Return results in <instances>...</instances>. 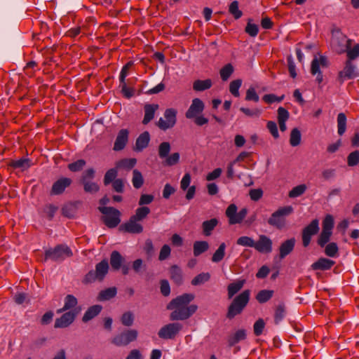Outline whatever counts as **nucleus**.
I'll use <instances>...</instances> for the list:
<instances>
[{"label": "nucleus", "mask_w": 359, "mask_h": 359, "mask_svg": "<svg viewBox=\"0 0 359 359\" xmlns=\"http://www.w3.org/2000/svg\"><path fill=\"white\" fill-rule=\"evenodd\" d=\"M238 2L237 1H233L231 3L229 11L233 16L235 20H238L243 15L242 11L238 8Z\"/></svg>", "instance_id": "48"}, {"label": "nucleus", "mask_w": 359, "mask_h": 359, "mask_svg": "<svg viewBox=\"0 0 359 359\" xmlns=\"http://www.w3.org/2000/svg\"><path fill=\"white\" fill-rule=\"evenodd\" d=\"M265 327V322L262 318H259L253 325L254 334L255 336H260Z\"/></svg>", "instance_id": "64"}, {"label": "nucleus", "mask_w": 359, "mask_h": 359, "mask_svg": "<svg viewBox=\"0 0 359 359\" xmlns=\"http://www.w3.org/2000/svg\"><path fill=\"white\" fill-rule=\"evenodd\" d=\"M358 76L355 66L349 60H346L344 69L338 74L337 81L342 84L344 81L353 79Z\"/></svg>", "instance_id": "14"}, {"label": "nucleus", "mask_w": 359, "mask_h": 359, "mask_svg": "<svg viewBox=\"0 0 359 359\" xmlns=\"http://www.w3.org/2000/svg\"><path fill=\"white\" fill-rule=\"evenodd\" d=\"M306 189L305 184H300L294 187L290 192L289 196L290 198H296L302 195Z\"/></svg>", "instance_id": "62"}, {"label": "nucleus", "mask_w": 359, "mask_h": 359, "mask_svg": "<svg viewBox=\"0 0 359 359\" xmlns=\"http://www.w3.org/2000/svg\"><path fill=\"white\" fill-rule=\"evenodd\" d=\"M359 163V151L355 150L350 153L347 157V164L353 167Z\"/></svg>", "instance_id": "61"}, {"label": "nucleus", "mask_w": 359, "mask_h": 359, "mask_svg": "<svg viewBox=\"0 0 359 359\" xmlns=\"http://www.w3.org/2000/svg\"><path fill=\"white\" fill-rule=\"evenodd\" d=\"M72 255L71 249L67 245L60 244L45 251L44 261L51 259L54 262H61L72 257Z\"/></svg>", "instance_id": "5"}, {"label": "nucleus", "mask_w": 359, "mask_h": 359, "mask_svg": "<svg viewBox=\"0 0 359 359\" xmlns=\"http://www.w3.org/2000/svg\"><path fill=\"white\" fill-rule=\"evenodd\" d=\"M351 43L352 40L348 39L339 29H332L331 45L336 53L339 54L345 53L351 46Z\"/></svg>", "instance_id": "4"}, {"label": "nucleus", "mask_w": 359, "mask_h": 359, "mask_svg": "<svg viewBox=\"0 0 359 359\" xmlns=\"http://www.w3.org/2000/svg\"><path fill=\"white\" fill-rule=\"evenodd\" d=\"M272 241L266 235H260L255 241V249L261 253H270L272 251Z\"/></svg>", "instance_id": "17"}, {"label": "nucleus", "mask_w": 359, "mask_h": 359, "mask_svg": "<svg viewBox=\"0 0 359 359\" xmlns=\"http://www.w3.org/2000/svg\"><path fill=\"white\" fill-rule=\"evenodd\" d=\"M285 98V95L277 96L274 94H266L262 97V100L267 104H272L273 102H280Z\"/></svg>", "instance_id": "57"}, {"label": "nucleus", "mask_w": 359, "mask_h": 359, "mask_svg": "<svg viewBox=\"0 0 359 359\" xmlns=\"http://www.w3.org/2000/svg\"><path fill=\"white\" fill-rule=\"evenodd\" d=\"M210 278V274L209 273H201L194 278L191 283L192 285L197 286L208 282Z\"/></svg>", "instance_id": "44"}, {"label": "nucleus", "mask_w": 359, "mask_h": 359, "mask_svg": "<svg viewBox=\"0 0 359 359\" xmlns=\"http://www.w3.org/2000/svg\"><path fill=\"white\" fill-rule=\"evenodd\" d=\"M125 262V258L116 250L111 252L110 255V264L113 270L118 271Z\"/></svg>", "instance_id": "25"}, {"label": "nucleus", "mask_w": 359, "mask_h": 359, "mask_svg": "<svg viewBox=\"0 0 359 359\" xmlns=\"http://www.w3.org/2000/svg\"><path fill=\"white\" fill-rule=\"evenodd\" d=\"M102 309V306L101 305H93L90 306L87 311L85 312L82 321L83 323H87L90 320L93 319L95 317L98 316Z\"/></svg>", "instance_id": "26"}, {"label": "nucleus", "mask_w": 359, "mask_h": 359, "mask_svg": "<svg viewBox=\"0 0 359 359\" xmlns=\"http://www.w3.org/2000/svg\"><path fill=\"white\" fill-rule=\"evenodd\" d=\"M133 185L135 189H140L144 184V179L142 173L137 169L133 171Z\"/></svg>", "instance_id": "41"}, {"label": "nucleus", "mask_w": 359, "mask_h": 359, "mask_svg": "<svg viewBox=\"0 0 359 359\" xmlns=\"http://www.w3.org/2000/svg\"><path fill=\"white\" fill-rule=\"evenodd\" d=\"M273 290H262L257 293L256 296V299L259 303L264 304L268 302L273 297Z\"/></svg>", "instance_id": "38"}, {"label": "nucleus", "mask_w": 359, "mask_h": 359, "mask_svg": "<svg viewBox=\"0 0 359 359\" xmlns=\"http://www.w3.org/2000/svg\"><path fill=\"white\" fill-rule=\"evenodd\" d=\"M117 176V168L116 167L114 168H111L107 171L104 177V185H108L111 182H113Z\"/></svg>", "instance_id": "50"}, {"label": "nucleus", "mask_w": 359, "mask_h": 359, "mask_svg": "<svg viewBox=\"0 0 359 359\" xmlns=\"http://www.w3.org/2000/svg\"><path fill=\"white\" fill-rule=\"evenodd\" d=\"M99 211L104 215L102 219L109 228H115L121 222V212L113 207H99Z\"/></svg>", "instance_id": "7"}, {"label": "nucleus", "mask_w": 359, "mask_h": 359, "mask_svg": "<svg viewBox=\"0 0 359 359\" xmlns=\"http://www.w3.org/2000/svg\"><path fill=\"white\" fill-rule=\"evenodd\" d=\"M117 293V289L116 287H111L105 290H101L97 296V300L99 301H108L114 298Z\"/></svg>", "instance_id": "30"}, {"label": "nucleus", "mask_w": 359, "mask_h": 359, "mask_svg": "<svg viewBox=\"0 0 359 359\" xmlns=\"http://www.w3.org/2000/svg\"><path fill=\"white\" fill-rule=\"evenodd\" d=\"M30 162L31 161L29 158H21L16 161H11L7 163V165L15 169L19 168L23 171L30 167Z\"/></svg>", "instance_id": "28"}, {"label": "nucleus", "mask_w": 359, "mask_h": 359, "mask_svg": "<svg viewBox=\"0 0 359 359\" xmlns=\"http://www.w3.org/2000/svg\"><path fill=\"white\" fill-rule=\"evenodd\" d=\"M334 264V261L328 258L320 257L311 264V268L313 271H327L330 270Z\"/></svg>", "instance_id": "21"}, {"label": "nucleus", "mask_w": 359, "mask_h": 359, "mask_svg": "<svg viewBox=\"0 0 359 359\" xmlns=\"http://www.w3.org/2000/svg\"><path fill=\"white\" fill-rule=\"evenodd\" d=\"M212 86V81L210 79L205 80H196L193 83V90L196 92H201L210 89Z\"/></svg>", "instance_id": "27"}, {"label": "nucleus", "mask_w": 359, "mask_h": 359, "mask_svg": "<svg viewBox=\"0 0 359 359\" xmlns=\"http://www.w3.org/2000/svg\"><path fill=\"white\" fill-rule=\"evenodd\" d=\"M226 244L222 243L212 257V262L217 263L223 259L225 255Z\"/></svg>", "instance_id": "42"}, {"label": "nucleus", "mask_w": 359, "mask_h": 359, "mask_svg": "<svg viewBox=\"0 0 359 359\" xmlns=\"http://www.w3.org/2000/svg\"><path fill=\"white\" fill-rule=\"evenodd\" d=\"M218 222L219 221L216 218H212L209 220L204 221L202 223L203 233L206 236H210L213 229L218 224Z\"/></svg>", "instance_id": "29"}, {"label": "nucleus", "mask_w": 359, "mask_h": 359, "mask_svg": "<svg viewBox=\"0 0 359 359\" xmlns=\"http://www.w3.org/2000/svg\"><path fill=\"white\" fill-rule=\"evenodd\" d=\"M245 280H239L230 283L227 287L228 298L231 299L243 287Z\"/></svg>", "instance_id": "33"}, {"label": "nucleus", "mask_w": 359, "mask_h": 359, "mask_svg": "<svg viewBox=\"0 0 359 359\" xmlns=\"http://www.w3.org/2000/svg\"><path fill=\"white\" fill-rule=\"evenodd\" d=\"M138 332L134 329L124 330L111 339V344L116 346H126L130 343L136 341Z\"/></svg>", "instance_id": "8"}, {"label": "nucleus", "mask_w": 359, "mask_h": 359, "mask_svg": "<svg viewBox=\"0 0 359 359\" xmlns=\"http://www.w3.org/2000/svg\"><path fill=\"white\" fill-rule=\"evenodd\" d=\"M83 185V189L86 192L94 194L99 191L100 187L95 182L88 181L81 183Z\"/></svg>", "instance_id": "56"}, {"label": "nucleus", "mask_w": 359, "mask_h": 359, "mask_svg": "<svg viewBox=\"0 0 359 359\" xmlns=\"http://www.w3.org/2000/svg\"><path fill=\"white\" fill-rule=\"evenodd\" d=\"M183 325L177 322L166 324L161 327L158 332L160 339L168 340L174 339L182 330Z\"/></svg>", "instance_id": "9"}, {"label": "nucleus", "mask_w": 359, "mask_h": 359, "mask_svg": "<svg viewBox=\"0 0 359 359\" xmlns=\"http://www.w3.org/2000/svg\"><path fill=\"white\" fill-rule=\"evenodd\" d=\"M325 254L330 257H336L339 253V248L336 243L332 242L325 246Z\"/></svg>", "instance_id": "40"}, {"label": "nucleus", "mask_w": 359, "mask_h": 359, "mask_svg": "<svg viewBox=\"0 0 359 359\" xmlns=\"http://www.w3.org/2000/svg\"><path fill=\"white\" fill-rule=\"evenodd\" d=\"M120 87L121 88V93L126 98L130 99L134 95L135 89L128 87L126 80L123 82H120Z\"/></svg>", "instance_id": "55"}, {"label": "nucleus", "mask_w": 359, "mask_h": 359, "mask_svg": "<svg viewBox=\"0 0 359 359\" xmlns=\"http://www.w3.org/2000/svg\"><path fill=\"white\" fill-rule=\"evenodd\" d=\"M346 129V116L344 113H339L337 116V133L342 135Z\"/></svg>", "instance_id": "35"}, {"label": "nucleus", "mask_w": 359, "mask_h": 359, "mask_svg": "<svg viewBox=\"0 0 359 359\" xmlns=\"http://www.w3.org/2000/svg\"><path fill=\"white\" fill-rule=\"evenodd\" d=\"M285 306L284 303H280L275 309L274 323L278 325L285 317Z\"/></svg>", "instance_id": "36"}, {"label": "nucleus", "mask_w": 359, "mask_h": 359, "mask_svg": "<svg viewBox=\"0 0 359 359\" xmlns=\"http://www.w3.org/2000/svg\"><path fill=\"white\" fill-rule=\"evenodd\" d=\"M79 311L80 308L65 312L61 317L55 319L54 327L65 328L69 327L74 321Z\"/></svg>", "instance_id": "13"}, {"label": "nucleus", "mask_w": 359, "mask_h": 359, "mask_svg": "<svg viewBox=\"0 0 359 359\" xmlns=\"http://www.w3.org/2000/svg\"><path fill=\"white\" fill-rule=\"evenodd\" d=\"M246 338V331L244 329L237 330L233 334L229 336L228 339V344L229 346H233L239 341L244 340Z\"/></svg>", "instance_id": "31"}, {"label": "nucleus", "mask_w": 359, "mask_h": 359, "mask_svg": "<svg viewBox=\"0 0 359 359\" xmlns=\"http://www.w3.org/2000/svg\"><path fill=\"white\" fill-rule=\"evenodd\" d=\"M128 135L129 131L127 129L119 130L113 148L114 151H121L125 148L128 142Z\"/></svg>", "instance_id": "20"}, {"label": "nucleus", "mask_w": 359, "mask_h": 359, "mask_svg": "<svg viewBox=\"0 0 359 359\" xmlns=\"http://www.w3.org/2000/svg\"><path fill=\"white\" fill-rule=\"evenodd\" d=\"M295 243L294 237L284 241L279 247V258L283 259L289 255L294 250Z\"/></svg>", "instance_id": "19"}, {"label": "nucleus", "mask_w": 359, "mask_h": 359, "mask_svg": "<svg viewBox=\"0 0 359 359\" xmlns=\"http://www.w3.org/2000/svg\"><path fill=\"white\" fill-rule=\"evenodd\" d=\"M332 231H321L317 243L321 247L323 248L325 246V245L329 242L330 239V236H332Z\"/></svg>", "instance_id": "52"}, {"label": "nucleus", "mask_w": 359, "mask_h": 359, "mask_svg": "<svg viewBox=\"0 0 359 359\" xmlns=\"http://www.w3.org/2000/svg\"><path fill=\"white\" fill-rule=\"evenodd\" d=\"M319 231V221L317 219H313L309 224L302 229V239L304 248L309 245L313 236Z\"/></svg>", "instance_id": "11"}, {"label": "nucleus", "mask_w": 359, "mask_h": 359, "mask_svg": "<svg viewBox=\"0 0 359 359\" xmlns=\"http://www.w3.org/2000/svg\"><path fill=\"white\" fill-rule=\"evenodd\" d=\"M137 222L131 216L127 222L120 226L119 229L129 233H141L143 231V226Z\"/></svg>", "instance_id": "16"}, {"label": "nucleus", "mask_w": 359, "mask_h": 359, "mask_svg": "<svg viewBox=\"0 0 359 359\" xmlns=\"http://www.w3.org/2000/svg\"><path fill=\"white\" fill-rule=\"evenodd\" d=\"M86 164V161L83 159H79L68 164L67 168L72 172H79L83 170Z\"/></svg>", "instance_id": "49"}, {"label": "nucleus", "mask_w": 359, "mask_h": 359, "mask_svg": "<svg viewBox=\"0 0 359 359\" xmlns=\"http://www.w3.org/2000/svg\"><path fill=\"white\" fill-rule=\"evenodd\" d=\"M237 206L235 204H231L226 210V215L229 218V223L230 224H240L246 217L248 210L242 208L237 212Z\"/></svg>", "instance_id": "12"}, {"label": "nucleus", "mask_w": 359, "mask_h": 359, "mask_svg": "<svg viewBox=\"0 0 359 359\" xmlns=\"http://www.w3.org/2000/svg\"><path fill=\"white\" fill-rule=\"evenodd\" d=\"M240 111L248 117H259L262 114V110L258 108L249 109L246 107H241Z\"/></svg>", "instance_id": "60"}, {"label": "nucleus", "mask_w": 359, "mask_h": 359, "mask_svg": "<svg viewBox=\"0 0 359 359\" xmlns=\"http://www.w3.org/2000/svg\"><path fill=\"white\" fill-rule=\"evenodd\" d=\"M209 249V244L207 241H195L193 245V252L195 257H198Z\"/></svg>", "instance_id": "34"}, {"label": "nucleus", "mask_w": 359, "mask_h": 359, "mask_svg": "<svg viewBox=\"0 0 359 359\" xmlns=\"http://www.w3.org/2000/svg\"><path fill=\"white\" fill-rule=\"evenodd\" d=\"M170 278L177 285H181L183 283V273L182 269L176 265H172L169 269Z\"/></svg>", "instance_id": "22"}, {"label": "nucleus", "mask_w": 359, "mask_h": 359, "mask_svg": "<svg viewBox=\"0 0 359 359\" xmlns=\"http://www.w3.org/2000/svg\"><path fill=\"white\" fill-rule=\"evenodd\" d=\"M108 271V261L107 259H103L95 265V270H90L86 274L82 283L87 285L95 281L101 282L105 278Z\"/></svg>", "instance_id": "3"}, {"label": "nucleus", "mask_w": 359, "mask_h": 359, "mask_svg": "<svg viewBox=\"0 0 359 359\" xmlns=\"http://www.w3.org/2000/svg\"><path fill=\"white\" fill-rule=\"evenodd\" d=\"M293 212L290 205L282 207L275 211L268 219V224L278 229H282L285 226V217Z\"/></svg>", "instance_id": "6"}, {"label": "nucleus", "mask_w": 359, "mask_h": 359, "mask_svg": "<svg viewBox=\"0 0 359 359\" xmlns=\"http://www.w3.org/2000/svg\"><path fill=\"white\" fill-rule=\"evenodd\" d=\"M150 141V135L148 131L141 133L136 140L134 150L141 151L148 147Z\"/></svg>", "instance_id": "23"}, {"label": "nucleus", "mask_w": 359, "mask_h": 359, "mask_svg": "<svg viewBox=\"0 0 359 359\" xmlns=\"http://www.w3.org/2000/svg\"><path fill=\"white\" fill-rule=\"evenodd\" d=\"M135 320V316L133 312L126 311L123 313L121 317V324L126 327H130L133 325Z\"/></svg>", "instance_id": "45"}, {"label": "nucleus", "mask_w": 359, "mask_h": 359, "mask_svg": "<svg viewBox=\"0 0 359 359\" xmlns=\"http://www.w3.org/2000/svg\"><path fill=\"white\" fill-rule=\"evenodd\" d=\"M250 296V291L245 290L236 296L228 306L226 318L231 320L240 315L248 305Z\"/></svg>", "instance_id": "2"}, {"label": "nucleus", "mask_w": 359, "mask_h": 359, "mask_svg": "<svg viewBox=\"0 0 359 359\" xmlns=\"http://www.w3.org/2000/svg\"><path fill=\"white\" fill-rule=\"evenodd\" d=\"M334 219L332 215H327L323 221V231H332Z\"/></svg>", "instance_id": "63"}, {"label": "nucleus", "mask_w": 359, "mask_h": 359, "mask_svg": "<svg viewBox=\"0 0 359 359\" xmlns=\"http://www.w3.org/2000/svg\"><path fill=\"white\" fill-rule=\"evenodd\" d=\"M137 163V159L135 158H123L116 163L117 169L131 170Z\"/></svg>", "instance_id": "32"}, {"label": "nucleus", "mask_w": 359, "mask_h": 359, "mask_svg": "<svg viewBox=\"0 0 359 359\" xmlns=\"http://www.w3.org/2000/svg\"><path fill=\"white\" fill-rule=\"evenodd\" d=\"M234 68L230 63L225 65L219 71V75L222 81H226L233 73Z\"/></svg>", "instance_id": "37"}, {"label": "nucleus", "mask_w": 359, "mask_h": 359, "mask_svg": "<svg viewBox=\"0 0 359 359\" xmlns=\"http://www.w3.org/2000/svg\"><path fill=\"white\" fill-rule=\"evenodd\" d=\"M242 85V80L238 79L232 81L229 84V91L235 97H239V88Z\"/></svg>", "instance_id": "51"}, {"label": "nucleus", "mask_w": 359, "mask_h": 359, "mask_svg": "<svg viewBox=\"0 0 359 359\" xmlns=\"http://www.w3.org/2000/svg\"><path fill=\"white\" fill-rule=\"evenodd\" d=\"M236 243L239 245L254 248L255 246V241L250 237L243 236L237 239Z\"/></svg>", "instance_id": "53"}, {"label": "nucleus", "mask_w": 359, "mask_h": 359, "mask_svg": "<svg viewBox=\"0 0 359 359\" xmlns=\"http://www.w3.org/2000/svg\"><path fill=\"white\" fill-rule=\"evenodd\" d=\"M149 213L150 209L147 206H142L138 208L135 210V214L132 217H133L134 219H136L137 221H142L144 219H145Z\"/></svg>", "instance_id": "43"}, {"label": "nucleus", "mask_w": 359, "mask_h": 359, "mask_svg": "<svg viewBox=\"0 0 359 359\" xmlns=\"http://www.w3.org/2000/svg\"><path fill=\"white\" fill-rule=\"evenodd\" d=\"M194 297L193 294L184 293L172 299L166 306L168 310L172 311L169 319L171 321L189 319L198 309L197 305L189 304Z\"/></svg>", "instance_id": "1"}, {"label": "nucleus", "mask_w": 359, "mask_h": 359, "mask_svg": "<svg viewBox=\"0 0 359 359\" xmlns=\"http://www.w3.org/2000/svg\"><path fill=\"white\" fill-rule=\"evenodd\" d=\"M158 109V104H147L144 107V116L142 120L144 125L148 124L154 117L156 111Z\"/></svg>", "instance_id": "24"}, {"label": "nucleus", "mask_w": 359, "mask_h": 359, "mask_svg": "<svg viewBox=\"0 0 359 359\" xmlns=\"http://www.w3.org/2000/svg\"><path fill=\"white\" fill-rule=\"evenodd\" d=\"M245 100L246 101H252L254 102H258L259 101V97L254 87H250L247 90Z\"/></svg>", "instance_id": "58"}, {"label": "nucleus", "mask_w": 359, "mask_h": 359, "mask_svg": "<svg viewBox=\"0 0 359 359\" xmlns=\"http://www.w3.org/2000/svg\"><path fill=\"white\" fill-rule=\"evenodd\" d=\"M180 155L178 152L172 154L165 158L164 164L168 166H172L177 164L180 161Z\"/></svg>", "instance_id": "59"}, {"label": "nucleus", "mask_w": 359, "mask_h": 359, "mask_svg": "<svg viewBox=\"0 0 359 359\" xmlns=\"http://www.w3.org/2000/svg\"><path fill=\"white\" fill-rule=\"evenodd\" d=\"M205 104L199 98H194L192 102L186 111L185 116L188 119H192L200 115L204 110Z\"/></svg>", "instance_id": "15"}, {"label": "nucleus", "mask_w": 359, "mask_h": 359, "mask_svg": "<svg viewBox=\"0 0 359 359\" xmlns=\"http://www.w3.org/2000/svg\"><path fill=\"white\" fill-rule=\"evenodd\" d=\"M302 135L300 130L294 128L292 130L290 136V144L292 147H297L301 143Z\"/></svg>", "instance_id": "39"}, {"label": "nucleus", "mask_w": 359, "mask_h": 359, "mask_svg": "<svg viewBox=\"0 0 359 359\" xmlns=\"http://www.w3.org/2000/svg\"><path fill=\"white\" fill-rule=\"evenodd\" d=\"M177 110L173 108L167 109L164 112V118H160L156 123L157 126L162 130L172 128L177 121Z\"/></svg>", "instance_id": "10"}, {"label": "nucleus", "mask_w": 359, "mask_h": 359, "mask_svg": "<svg viewBox=\"0 0 359 359\" xmlns=\"http://www.w3.org/2000/svg\"><path fill=\"white\" fill-rule=\"evenodd\" d=\"M171 149L170 144L168 142H163L158 146V156L160 158L165 159L169 154Z\"/></svg>", "instance_id": "46"}, {"label": "nucleus", "mask_w": 359, "mask_h": 359, "mask_svg": "<svg viewBox=\"0 0 359 359\" xmlns=\"http://www.w3.org/2000/svg\"><path fill=\"white\" fill-rule=\"evenodd\" d=\"M345 53H346L348 57L347 60L351 62V60L356 59L359 57V43L355 44L352 48L351 46Z\"/></svg>", "instance_id": "54"}, {"label": "nucleus", "mask_w": 359, "mask_h": 359, "mask_svg": "<svg viewBox=\"0 0 359 359\" xmlns=\"http://www.w3.org/2000/svg\"><path fill=\"white\" fill-rule=\"evenodd\" d=\"M72 180L68 177H62L53 183L50 194L52 195H60L64 192L65 189L71 185Z\"/></svg>", "instance_id": "18"}, {"label": "nucleus", "mask_w": 359, "mask_h": 359, "mask_svg": "<svg viewBox=\"0 0 359 359\" xmlns=\"http://www.w3.org/2000/svg\"><path fill=\"white\" fill-rule=\"evenodd\" d=\"M77 299L72 294H67L65 298L64 309L73 310L77 305Z\"/></svg>", "instance_id": "47"}]
</instances>
